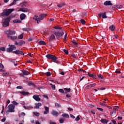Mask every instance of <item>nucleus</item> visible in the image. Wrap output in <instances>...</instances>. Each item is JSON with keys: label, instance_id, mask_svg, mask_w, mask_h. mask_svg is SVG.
Listing matches in <instances>:
<instances>
[{"label": "nucleus", "instance_id": "obj_1", "mask_svg": "<svg viewBox=\"0 0 124 124\" xmlns=\"http://www.w3.org/2000/svg\"><path fill=\"white\" fill-rule=\"evenodd\" d=\"M4 32L7 35V37H8L9 39H11V40H15L18 38L17 36H14L16 34V31L14 30H6L4 31Z\"/></svg>", "mask_w": 124, "mask_h": 124}, {"label": "nucleus", "instance_id": "obj_2", "mask_svg": "<svg viewBox=\"0 0 124 124\" xmlns=\"http://www.w3.org/2000/svg\"><path fill=\"white\" fill-rule=\"evenodd\" d=\"M13 11H14V9H5L2 13L0 14V17H7Z\"/></svg>", "mask_w": 124, "mask_h": 124}, {"label": "nucleus", "instance_id": "obj_3", "mask_svg": "<svg viewBox=\"0 0 124 124\" xmlns=\"http://www.w3.org/2000/svg\"><path fill=\"white\" fill-rule=\"evenodd\" d=\"M12 18V17L10 16L2 20L1 24L3 28H6V27H8L9 26V22H10V20H11Z\"/></svg>", "mask_w": 124, "mask_h": 124}, {"label": "nucleus", "instance_id": "obj_4", "mask_svg": "<svg viewBox=\"0 0 124 124\" xmlns=\"http://www.w3.org/2000/svg\"><path fill=\"white\" fill-rule=\"evenodd\" d=\"M46 58L47 59H48L49 60H51L53 62H55V63H60V61L58 60V58L56 57L55 55L52 54H47L46 56Z\"/></svg>", "mask_w": 124, "mask_h": 124}, {"label": "nucleus", "instance_id": "obj_5", "mask_svg": "<svg viewBox=\"0 0 124 124\" xmlns=\"http://www.w3.org/2000/svg\"><path fill=\"white\" fill-rule=\"evenodd\" d=\"M8 110L6 112L7 115H8L9 113H14L15 112V106L13 104H10L8 106Z\"/></svg>", "mask_w": 124, "mask_h": 124}, {"label": "nucleus", "instance_id": "obj_6", "mask_svg": "<svg viewBox=\"0 0 124 124\" xmlns=\"http://www.w3.org/2000/svg\"><path fill=\"white\" fill-rule=\"evenodd\" d=\"M8 46L9 47H8L6 49V51L7 52V53H9L10 52H14V51H13L14 50H16L17 49V47H16L15 45H9Z\"/></svg>", "mask_w": 124, "mask_h": 124}, {"label": "nucleus", "instance_id": "obj_7", "mask_svg": "<svg viewBox=\"0 0 124 124\" xmlns=\"http://www.w3.org/2000/svg\"><path fill=\"white\" fill-rule=\"evenodd\" d=\"M53 33L55 34L57 39H59L60 38V36H62L64 33L63 32H60L59 31H54Z\"/></svg>", "mask_w": 124, "mask_h": 124}, {"label": "nucleus", "instance_id": "obj_8", "mask_svg": "<svg viewBox=\"0 0 124 124\" xmlns=\"http://www.w3.org/2000/svg\"><path fill=\"white\" fill-rule=\"evenodd\" d=\"M13 53L16 54V55H21V56H24V55H25L24 52L19 49H16V50L13 51Z\"/></svg>", "mask_w": 124, "mask_h": 124}, {"label": "nucleus", "instance_id": "obj_9", "mask_svg": "<svg viewBox=\"0 0 124 124\" xmlns=\"http://www.w3.org/2000/svg\"><path fill=\"white\" fill-rule=\"evenodd\" d=\"M99 18H103V19H107V16H106V12L98 14Z\"/></svg>", "mask_w": 124, "mask_h": 124}, {"label": "nucleus", "instance_id": "obj_10", "mask_svg": "<svg viewBox=\"0 0 124 124\" xmlns=\"http://www.w3.org/2000/svg\"><path fill=\"white\" fill-rule=\"evenodd\" d=\"M46 16H47V15L45 14L40 15L38 17L39 22H40L41 20H43V19H44Z\"/></svg>", "mask_w": 124, "mask_h": 124}, {"label": "nucleus", "instance_id": "obj_11", "mask_svg": "<svg viewBox=\"0 0 124 124\" xmlns=\"http://www.w3.org/2000/svg\"><path fill=\"white\" fill-rule=\"evenodd\" d=\"M87 75L89 76V77H91V78H93V79H97V76L95 74H90V73L87 72Z\"/></svg>", "mask_w": 124, "mask_h": 124}, {"label": "nucleus", "instance_id": "obj_12", "mask_svg": "<svg viewBox=\"0 0 124 124\" xmlns=\"http://www.w3.org/2000/svg\"><path fill=\"white\" fill-rule=\"evenodd\" d=\"M51 114L52 116H54V117H59V112L56 110H52L51 112Z\"/></svg>", "mask_w": 124, "mask_h": 124}, {"label": "nucleus", "instance_id": "obj_13", "mask_svg": "<svg viewBox=\"0 0 124 124\" xmlns=\"http://www.w3.org/2000/svg\"><path fill=\"white\" fill-rule=\"evenodd\" d=\"M19 10L22 12H30V10L26 7L20 8Z\"/></svg>", "mask_w": 124, "mask_h": 124}, {"label": "nucleus", "instance_id": "obj_14", "mask_svg": "<svg viewBox=\"0 0 124 124\" xmlns=\"http://www.w3.org/2000/svg\"><path fill=\"white\" fill-rule=\"evenodd\" d=\"M32 98H33V99L36 100V101H40V100H41V99L40 98V97H39V95H34L32 96Z\"/></svg>", "mask_w": 124, "mask_h": 124}, {"label": "nucleus", "instance_id": "obj_15", "mask_svg": "<svg viewBox=\"0 0 124 124\" xmlns=\"http://www.w3.org/2000/svg\"><path fill=\"white\" fill-rule=\"evenodd\" d=\"M96 86V83H93V84H91L88 85H87L86 88L88 90H90V89L93 88V87H95Z\"/></svg>", "mask_w": 124, "mask_h": 124}, {"label": "nucleus", "instance_id": "obj_16", "mask_svg": "<svg viewBox=\"0 0 124 124\" xmlns=\"http://www.w3.org/2000/svg\"><path fill=\"white\" fill-rule=\"evenodd\" d=\"M45 111L44 112V115H47L49 113V107L45 106L44 107Z\"/></svg>", "mask_w": 124, "mask_h": 124}, {"label": "nucleus", "instance_id": "obj_17", "mask_svg": "<svg viewBox=\"0 0 124 124\" xmlns=\"http://www.w3.org/2000/svg\"><path fill=\"white\" fill-rule=\"evenodd\" d=\"M52 40H56V36L53 34L51 35L49 38V41L50 42H52Z\"/></svg>", "mask_w": 124, "mask_h": 124}, {"label": "nucleus", "instance_id": "obj_18", "mask_svg": "<svg viewBox=\"0 0 124 124\" xmlns=\"http://www.w3.org/2000/svg\"><path fill=\"white\" fill-rule=\"evenodd\" d=\"M104 5H106V6H107V5H113V4L111 3V1H106L104 3Z\"/></svg>", "mask_w": 124, "mask_h": 124}, {"label": "nucleus", "instance_id": "obj_19", "mask_svg": "<svg viewBox=\"0 0 124 124\" xmlns=\"http://www.w3.org/2000/svg\"><path fill=\"white\" fill-rule=\"evenodd\" d=\"M112 8H116V9H118L119 8H123V5H115L113 6H112Z\"/></svg>", "mask_w": 124, "mask_h": 124}, {"label": "nucleus", "instance_id": "obj_20", "mask_svg": "<svg viewBox=\"0 0 124 124\" xmlns=\"http://www.w3.org/2000/svg\"><path fill=\"white\" fill-rule=\"evenodd\" d=\"M21 71L23 74V75H30V74H31V73H30L27 70H22Z\"/></svg>", "mask_w": 124, "mask_h": 124}, {"label": "nucleus", "instance_id": "obj_21", "mask_svg": "<svg viewBox=\"0 0 124 124\" xmlns=\"http://www.w3.org/2000/svg\"><path fill=\"white\" fill-rule=\"evenodd\" d=\"M19 93L22 95H29V94H30V93L28 92L22 91Z\"/></svg>", "mask_w": 124, "mask_h": 124}, {"label": "nucleus", "instance_id": "obj_22", "mask_svg": "<svg viewBox=\"0 0 124 124\" xmlns=\"http://www.w3.org/2000/svg\"><path fill=\"white\" fill-rule=\"evenodd\" d=\"M42 104L40 103H36L34 108H35V109H39V107H41V106H42Z\"/></svg>", "mask_w": 124, "mask_h": 124}, {"label": "nucleus", "instance_id": "obj_23", "mask_svg": "<svg viewBox=\"0 0 124 124\" xmlns=\"http://www.w3.org/2000/svg\"><path fill=\"white\" fill-rule=\"evenodd\" d=\"M26 15L24 13H22L20 16V20H24L25 18H26Z\"/></svg>", "mask_w": 124, "mask_h": 124}, {"label": "nucleus", "instance_id": "obj_24", "mask_svg": "<svg viewBox=\"0 0 124 124\" xmlns=\"http://www.w3.org/2000/svg\"><path fill=\"white\" fill-rule=\"evenodd\" d=\"M109 121L107 119H101V123H102V124H107Z\"/></svg>", "mask_w": 124, "mask_h": 124}, {"label": "nucleus", "instance_id": "obj_25", "mask_svg": "<svg viewBox=\"0 0 124 124\" xmlns=\"http://www.w3.org/2000/svg\"><path fill=\"white\" fill-rule=\"evenodd\" d=\"M38 44L39 45H46V43L44 41H40Z\"/></svg>", "mask_w": 124, "mask_h": 124}, {"label": "nucleus", "instance_id": "obj_26", "mask_svg": "<svg viewBox=\"0 0 124 124\" xmlns=\"http://www.w3.org/2000/svg\"><path fill=\"white\" fill-rule=\"evenodd\" d=\"M33 19V20H35V21H37V24H39V19H38V16H35Z\"/></svg>", "mask_w": 124, "mask_h": 124}, {"label": "nucleus", "instance_id": "obj_27", "mask_svg": "<svg viewBox=\"0 0 124 124\" xmlns=\"http://www.w3.org/2000/svg\"><path fill=\"white\" fill-rule=\"evenodd\" d=\"M24 44H26V42L24 40H21L19 42V46H22V45H23Z\"/></svg>", "mask_w": 124, "mask_h": 124}, {"label": "nucleus", "instance_id": "obj_28", "mask_svg": "<svg viewBox=\"0 0 124 124\" xmlns=\"http://www.w3.org/2000/svg\"><path fill=\"white\" fill-rule=\"evenodd\" d=\"M29 86H32V87H36L35 84H34V83L30 81L28 82Z\"/></svg>", "mask_w": 124, "mask_h": 124}, {"label": "nucleus", "instance_id": "obj_29", "mask_svg": "<svg viewBox=\"0 0 124 124\" xmlns=\"http://www.w3.org/2000/svg\"><path fill=\"white\" fill-rule=\"evenodd\" d=\"M64 91H65V92H66L67 93H70V92L71 91V89L65 88H64Z\"/></svg>", "mask_w": 124, "mask_h": 124}, {"label": "nucleus", "instance_id": "obj_30", "mask_svg": "<svg viewBox=\"0 0 124 124\" xmlns=\"http://www.w3.org/2000/svg\"><path fill=\"white\" fill-rule=\"evenodd\" d=\"M59 92H60V93H64V94L67 93V92H64V90H63V89H60L59 90Z\"/></svg>", "mask_w": 124, "mask_h": 124}, {"label": "nucleus", "instance_id": "obj_31", "mask_svg": "<svg viewBox=\"0 0 124 124\" xmlns=\"http://www.w3.org/2000/svg\"><path fill=\"white\" fill-rule=\"evenodd\" d=\"M62 6H64V3H61L57 5V7L61 8V7H62Z\"/></svg>", "mask_w": 124, "mask_h": 124}, {"label": "nucleus", "instance_id": "obj_32", "mask_svg": "<svg viewBox=\"0 0 124 124\" xmlns=\"http://www.w3.org/2000/svg\"><path fill=\"white\" fill-rule=\"evenodd\" d=\"M71 42H72V43H73L76 46H78V44L76 42V40L73 39V40H72Z\"/></svg>", "mask_w": 124, "mask_h": 124}, {"label": "nucleus", "instance_id": "obj_33", "mask_svg": "<svg viewBox=\"0 0 124 124\" xmlns=\"http://www.w3.org/2000/svg\"><path fill=\"white\" fill-rule=\"evenodd\" d=\"M62 116V117H63V118H69V115L66 113H63Z\"/></svg>", "mask_w": 124, "mask_h": 124}, {"label": "nucleus", "instance_id": "obj_34", "mask_svg": "<svg viewBox=\"0 0 124 124\" xmlns=\"http://www.w3.org/2000/svg\"><path fill=\"white\" fill-rule=\"evenodd\" d=\"M16 1H17L16 0H14L13 1L9 6H12V5H14L16 4Z\"/></svg>", "mask_w": 124, "mask_h": 124}, {"label": "nucleus", "instance_id": "obj_35", "mask_svg": "<svg viewBox=\"0 0 124 124\" xmlns=\"http://www.w3.org/2000/svg\"><path fill=\"white\" fill-rule=\"evenodd\" d=\"M13 22H14V23H15L16 24H17V23H22V21H21V20H19V19H15V20H14V21H13Z\"/></svg>", "mask_w": 124, "mask_h": 124}, {"label": "nucleus", "instance_id": "obj_36", "mask_svg": "<svg viewBox=\"0 0 124 124\" xmlns=\"http://www.w3.org/2000/svg\"><path fill=\"white\" fill-rule=\"evenodd\" d=\"M98 78H99V79H101L102 80H104V77H103V76H102V75L101 74L98 75Z\"/></svg>", "mask_w": 124, "mask_h": 124}, {"label": "nucleus", "instance_id": "obj_37", "mask_svg": "<svg viewBox=\"0 0 124 124\" xmlns=\"http://www.w3.org/2000/svg\"><path fill=\"white\" fill-rule=\"evenodd\" d=\"M109 29L111 30V31H115V28L114 27V25H111Z\"/></svg>", "mask_w": 124, "mask_h": 124}, {"label": "nucleus", "instance_id": "obj_38", "mask_svg": "<svg viewBox=\"0 0 124 124\" xmlns=\"http://www.w3.org/2000/svg\"><path fill=\"white\" fill-rule=\"evenodd\" d=\"M50 85L51 86L52 90H56V86L55 85H53V84L50 83Z\"/></svg>", "mask_w": 124, "mask_h": 124}, {"label": "nucleus", "instance_id": "obj_39", "mask_svg": "<svg viewBox=\"0 0 124 124\" xmlns=\"http://www.w3.org/2000/svg\"><path fill=\"white\" fill-rule=\"evenodd\" d=\"M55 107L56 108H60V107H61V105H60V104L58 103H56L55 104Z\"/></svg>", "mask_w": 124, "mask_h": 124}, {"label": "nucleus", "instance_id": "obj_40", "mask_svg": "<svg viewBox=\"0 0 124 124\" xmlns=\"http://www.w3.org/2000/svg\"><path fill=\"white\" fill-rule=\"evenodd\" d=\"M9 62H13L14 63H15V59H8Z\"/></svg>", "mask_w": 124, "mask_h": 124}, {"label": "nucleus", "instance_id": "obj_41", "mask_svg": "<svg viewBox=\"0 0 124 124\" xmlns=\"http://www.w3.org/2000/svg\"><path fill=\"white\" fill-rule=\"evenodd\" d=\"M33 114L34 115H35V116H36V117H39V113L37 112H33Z\"/></svg>", "mask_w": 124, "mask_h": 124}, {"label": "nucleus", "instance_id": "obj_42", "mask_svg": "<svg viewBox=\"0 0 124 124\" xmlns=\"http://www.w3.org/2000/svg\"><path fill=\"white\" fill-rule=\"evenodd\" d=\"M53 29H55V30H62V28L59 26H55L53 27Z\"/></svg>", "mask_w": 124, "mask_h": 124}, {"label": "nucleus", "instance_id": "obj_43", "mask_svg": "<svg viewBox=\"0 0 124 124\" xmlns=\"http://www.w3.org/2000/svg\"><path fill=\"white\" fill-rule=\"evenodd\" d=\"M80 22L82 25H85L86 24V21L84 19H81Z\"/></svg>", "mask_w": 124, "mask_h": 124}, {"label": "nucleus", "instance_id": "obj_44", "mask_svg": "<svg viewBox=\"0 0 124 124\" xmlns=\"http://www.w3.org/2000/svg\"><path fill=\"white\" fill-rule=\"evenodd\" d=\"M24 36V34H21L20 35L18 36V39H22Z\"/></svg>", "mask_w": 124, "mask_h": 124}, {"label": "nucleus", "instance_id": "obj_45", "mask_svg": "<svg viewBox=\"0 0 124 124\" xmlns=\"http://www.w3.org/2000/svg\"><path fill=\"white\" fill-rule=\"evenodd\" d=\"M116 111H115V110H113V111H112L111 112H110V115H111V116H114V115H116Z\"/></svg>", "mask_w": 124, "mask_h": 124}, {"label": "nucleus", "instance_id": "obj_46", "mask_svg": "<svg viewBox=\"0 0 124 124\" xmlns=\"http://www.w3.org/2000/svg\"><path fill=\"white\" fill-rule=\"evenodd\" d=\"M13 105H19V104L18 103H17V102L15 101H13Z\"/></svg>", "mask_w": 124, "mask_h": 124}, {"label": "nucleus", "instance_id": "obj_47", "mask_svg": "<svg viewBox=\"0 0 124 124\" xmlns=\"http://www.w3.org/2000/svg\"><path fill=\"white\" fill-rule=\"evenodd\" d=\"M46 76L49 77V76H51V72H47L46 73Z\"/></svg>", "mask_w": 124, "mask_h": 124}, {"label": "nucleus", "instance_id": "obj_48", "mask_svg": "<svg viewBox=\"0 0 124 124\" xmlns=\"http://www.w3.org/2000/svg\"><path fill=\"white\" fill-rule=\"evenodd\" d=\"M59 122H60V124H62V123H63V122H64V120L63 119L61 118L59 120Z\"/></svg>", "mask_w": 124, "mask_h": 124}, {"label": "nucleus", "instance_id": "obj_49", "mask_svg": "<svg viewBox=\"0 0 124 124\" xmlns=\"http://www.w3.org/2000/svg\"><path fill=\"white\" fill-rule=\"evenodd\" d=\"M90 112L92 114H93V115H95V110H91L90 111Z\"/></svg>", "mask_w": 124, "mask_h": 124}, {"label": "nucleus", "instance_id": "obj_50", "mask_svg": "<svg viewBox=\"0 0 124 124\" xmlns=\"http://www.w3.org/2000/svg\"><path fill=\"white\" fill-rule=\"evenodd\" d=\"M63 52L66 54V55H68V50L66 49H63Z\"/></svg>", "mask_w": 124, "mask_h": 124}, {"label": "nucleus", "instance_id": "obj_51", "mask_svg": "<svg viewBox=\"0 0 124 124\" xmlns=\"http://www.w3.org/2000/svg\"><path fill=\"white\" fill-rule=\"evenodd\" d=\"M66 97L67 98H70V97H71V95H70V94H69L66 93Z\"/></svg>", "mask_w": 124, "mask_h": 124}, {"label": "nucleus", "instance_id": "obj_52", "mask_svg": "<svg viewBox=\"0 0 124 124\" xmlns=\"http://www.w3.org/2000/svg\"><path fill=\"white\" fill-rule=\"evenodd\" d=\"M16 89H19V90H23V87L18 86L16 87Z\"/></svg>", "mask_w": 124, "mask_h": 124}, {"label": "nucleus", "instance_id": "obj_53", "mask_svg": "<svg viewBox=\"0 0 124 124\" xmlns=\"http://www.w3.org/2000/svg\"><path fill=\"white\" fill-rule=\"evenodd\" d=\"M0 68H2V69H3L4 68V66L3 65L0 63Z\"/></svg>", "mask_w": 124, "mask_h": 124}, {"label": "nucleus", "instance_id": "obj_54", "mask_svg": "<svg viewBox=\"0 0 124 124\" xmlns=\"http://www.w3.org/2000/svg\"><path fill=\"white\" fill-rule=\"evenodd\" d=\"M0 51H3L4 52L5 51V47H0Z\"/></svg>", "mask_w": 124, "mask_h": 124}, {"label": "nucleus", "instance_id": "obj_55", "mask_svg": "<svg viewBox=\"0 0 124 124\" xmlns=\"http://www.w3.org/2000/svg\"><path fill=\"white\" fill-rule=\"evenodd\" d=\"M97 109L101 112H103V109L100 108H97Z\"/></svg>", "mask_w": 124, "mask_h": 124}, {"label": "nucleus", "instance_id": "obj_56", "mask_svg": "<svg viewBox=\"0 0 124 124\" xmlns=\"http://www.w3.org/2000/svg\"><path fill=\"white\" fill-rule=\"evenodd\" d=\"M79 120H80V117H79V116H78L75 119V120L77 121H79Z\"/></svg>", "mask_w": 124, "mask_h": 124}, {"label": "nucleus", "instance_id": "obj_57", "mask_svg": "<svg viewBox=\"0 0 124 124\" xmlns=\"http://www.w3.org/2000/svg\"><path fill=\"white\" fill-rule=\"evenodd\" d=\"M70 117H71L72 118V119H75V116H74V115H73L72 114H70Z\"/></svg>", "mask_w": 124, "mask_h": 124}, {"label": "nucleus", "instance_id": "obj_58", "mask_svg": "<svg viewBox=\"0 0 124 124\" xmlns=\"http://www.w3.org/2000/svg\"><path fill=\"white\" fill-rule=\"evenodd\" d=\"M111 122L113 124H117V122L115 121L114 120H111Z\"/></svg>", "mask_w": 124, "mask_h": 124}, {"label": "nucleus", "instance_id": "obj_59", "mask_svg": "<svg viewBox=\"0 0 124 124\" xmlns=\"http://www.w3.org/2000/svg\"><path fill=\"white\" fill-rule=\"evenodd\" d=\"M43 97H45V98H47V99H49V97H48V96H47V95H43Z\"/></svg>", "mask_w": 124, "mask_h": 124}, {"label": "nucleus", "instance_id": "obj_60", "mask_svg": "<svg viewBox=\"0 0 124 124\" xmlns=\"http://www.w3.org/2000/svg\"><path fill=\"white\" fill-rule=\"evenodd\" d=\"M117 119L119 120V121H121V120H123V117L119 116L118 117Z\"/></svg>", "mask_w": 124, "mask_h": 124}, {"label": "nucleus", "instance_id": "obj_61", "mask_svg": "<svg viewBox=\"0 0 124 124\" xmlns=\"http://www.w3.org/2000/svg\"><path fill=\"white\" fill-rule=\"evenodd\" d=\"M89 107H90V108H93V107H94V106H93V105H89Z\"/></svg>", "mask_w": 124, "mask_h": 124}, {"label": "nucleus", "instance_id": "obj_62", "mask_svg": "<svg viewBox=\"0 0 124 124\" xmlns=\"http://www.w3.org/2000/svg\"><path fill=\"white\" fill-rule=\"evenodd\" d=\"M20 6L21 7H24V6L26 7V5L24 4V3H21Z\"/></svg>", "mask_w": 124, "mask_h": 124}, {"label": "nucleus", "instance_id": "obj_63", "mask_svg": "<svg viewBox=\"0 0 124 124\" xmlns=\"http://www.w3.org/2000/svg\"><path fill=\"white\" fill-rule=\"evenodd\" d=\"M21 116H26V113L25 112H21L20 113Z\"/></svg>", "mask_w": 124, "mask_h": 124}, {"label": "nucleus", "instance_id": "obj_64", "mask_svg": "<svg viewBox=\"0 0 124 124\" xmlns=\"http://www.w3.org/2000/svg\"><path fill=\"white\" fill-rule=\"evenodd\" d=\"M49 124H57V123L53 122L52 121H50L49 122Z\"/></svg>", "mask_w": 124, "mask_h": 124}]
</instances>
